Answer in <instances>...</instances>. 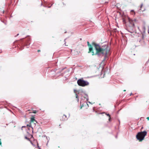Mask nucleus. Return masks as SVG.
<instances>
[{
  "label": "nucleus",
  "mask_w": 149,
  "mask_h": 149,
  "mask_svg": "<svg viewBox=\"0 0 149 149\" xmlns=\"http://www.w3.org/2000/svg\"><path fill=\"white\" fill-rule=\"evenodd\" d=\"M39 149H41L40 148H39Z\"/></svg>",
  "instance_id": "nucleus-24"
},
{
  "label": "nucleus",
  "mask_w": 149,
  "mask_h": 149,
  "mask_svg": "<svg viewBox=\"0 0 149 149\" xmlns=\"http://www.w3.org/2000/svg\"><path fill=\"white\" fill-rule=\"evenodd\" d=\"M130 12H133L134 15L135 14V12H134V10H131Z\"/></svg>",
  "instance_id": "nucleus-11"
},
{
  "label": "nucleus",
  "mask_w": 149,
  "mask_h": 149,
  "mask_svg": "<svg viewBox=\"0 0 149 149\" xmlns=\"http://www.w3.org/2000/svg\"><path fill=\"white\" fill-rule=\"evenodd\" d=\"M141 38H142L141 40H139V41L140 42L141 41H143V35L142 36Z\"/></svg>",
  "instance_id": "nucleus-8"
},
{
  "label": "nucleus",
  "mask_w": 149,
  "mask_h": 149,
  "mask_svg": "<svg viewBox=\"0 0 149 149\" xmlns=\"http://www.w3.org/2000/svg\"><path fill=\"white\" fill-rule=\"evenodd\" d=\"M87 44L88 46L89 45V42H87Z\"/></svg>",
  "instance_id": "nucleus-16"
},
{
  "label": "nucleus",
  "mask_w": 149,
  "mask_h": 149,
  "mask_svg": "<svg viewBox=\"0 0 149 149\" xmlns=\"http://www.w3.org/2000/svg\"><path fill=\"white\" fill-rule=\"evenodd\" d=\"M40 50H38V52H40Z\"/></svg>",
  "instance_id": "nucleus-21"
},
{
  "label": "nucleus",
  "mask_w": 149,
  "mask_h": 149,
  "mask_svg": "<svg viewBox=\"0 0 149 149\" xmlns=\"http://www.w3.org/2000/svg\"><path fill=\"white\" fill-rule=\"evenodd\" d=\"M106 114L107 115V116H109V117H110V115L109 114H107V113H106Z\"/></svg>",
  "instance_id": "nucleus-14"
},
{
  "label": "nucleus",
  "mask_w": 149,
  "mask_h": 149,
  "mask_svg": "<svg viewBox=\"0 0 149 149\" xmlns=\"http://www.w3.org/2000/svg\"><path fill=\"white\" fill-rule=\"evenodd\" d=\"M143 6V4H141V9H140V10H141L142 11H144V10H145L144 9L142 10V7Z\"/></svg>",
  "instance_id": "nucleus-9"
},
{
  "label": "nucleus",
  "mask_w": 149,
  "mask_h": 149,
  "mask_svg": "<svg viewBox=\"0 0 149 149\" xmlns=\"http://www.w3.org/2000/svg\"><path fill=\"white\" fill-rule=\"evenodd\" d=\"M25 138L26 139L30 141L29 139V138H27L26 136L25 137Z\"/></svg>",
  "instance_id": "nucleus-12"
},
{
  "label": "nucleus",
  "mask_w": 149,
  "mask_h": 149,
  "mask_svg": "<svg viewBox=\"0 0 149 149\" xmlns=\"http://www.w3.org/2000/svg\"><path fill=\"white\" fill-rule=\"evenodd\" d=\"M0 140H1V139H0ZM0 145H1V141H0Z\"/></svg>",
  "instance_id": "nucleus-17"
},
{
  "label": "nucleus",
  "mask_w": 149,
  "mask_h": 149,
  "mask_svg": "<svg viewBox=\"0 0 149 149\" xmlns=\"http://www.w3.org/2000/svg\"><path fill=\"white\" fill-rule=\"evenodd\" d=\"M147 119H148V120H149V117H147Z\"/></svg>",
  "instance_id": "nucleus-18"
},
{
  "label": "nucleus",
  "mask_w": 149,
  "mask_h": 149,
  "mask_svg": "<svg viewBox=\"0 0 149 149\" xmlns=\"http://www.w3.org/2000/svg\"><path fill=\"white\" fill-rule=\"evenodd\" d=\"M127 30L130 32L132 33L135 31V28L134 24H132V26H129L127 28Z\"/></svg>",
  "instance_id": "nucleus-5"
},
{
  "label": "nucleus",
  "mask_w": 149,
  "mask_h": 149,
  "mask_svg": "<svg viewBox=\"0 0 149 149\" xmlns=\"http://www.w3.org/2000/svg\"><path fill=\"white\" fill-rule=\"evenodd\" d=\"M94 46L96 50L95 54L94 52H92V55H97L99 57H101L104 55L106 56L107 55H109L110 48L107 45H103L101 47L98 44H95Z\"/></svg>",
  "instance_id": "nucleus-1"
},
{
  "label": "nucleus",
  "mask_w": 149,
  "mask_h": 149,
  "mask_svg": "<svg viewBox=\"0 0 149 149\" xmlns=\"http://www.w3.org/2000/svg\"><path fill=\"white\" fill-rule=\"evenodd\" d=\"M37 112V111L36 110H34L33 111V113H36Z\"/></svg>",
  "instance_id": "nucleus-13"
},
{
  "label": "nucleus",
  "mask_w": 149,
  "mask_h": 149,
  "mask_svg": "<svg viewBox=\"0 0 149 149\" xmlns=\"http://www.w3.org/2000/svg\"><path fill=\"white\" fill-rule=\"evenodd\" d=\"M67 119L66 116L65 115H64L63 116L62 119H61V120H64Z\"/></svg>",
  "instance_id": "nucleus-6"
},
{
  "label": "nucleus",
  "mask_w": 149,
  "mask_h": 149,
  "mask_svg": "<svg viewBox=\"0 0 149 149\" xmlns=\"http://www.w3.org/2000/svg\"><path fill=\"white\" fill-rule=\"evenodd\" d=\"M132 95V93H130V95Z\"/></svg>",
  "instance_id": "nucleus-19"
},
{
  "label": "nucleus",
  "mask_w": 149,
  "mask_h": 149,
  "mask_svg": "<svg viewBox=\"0 0 149 149\" xmlns=\"http://www.w3.org/2000/svg\"><path fill=\"white\" fill-rule=\"evenodd\" d=\"M110 117H109V120H110Z\"/></svg>",
  "instance_id": "nucleus-22"
},
{
  "label": "nucleus",
  "mask_w": 149,
  "mask_h": 149,
  "mask_svg": "<svg viewBox=\"0 0 149 149\" xmlns=\"http://www.w3.org/2000/svg\"><path fill=\"white\" fill-rule=\"evenodd\" d=\"M89 51L88 52V53H89L91 51H92L93 50V48L91 47H90L89 48Z\"/></svg>",
  "instance_id": "nucleus-7"
},
{
  "label": "nucleus",
  "mask_w": 149,
  "mask_h": 149,
  "mask_svg": "<svg viewBox=\"0 0 149 149\" xmlns=\"http://www.w3.org/2000/svg\"><path fill=\"white\" fill-rule=\"evenodd\" d=\"M36 123H37V122L35 119L34 118H31L30 120V125H27V127H30V128H28V130L27 131V133L28 134H30L31 133H33V128L31 127V126L33 125H35L36 124Z\"/></svg>",
  "instance_id": "nucleus-2"
},
{
  "label": "nucleus",
  "mask_w": 149,
  "mask_h": 149,
  "mask_svg": "<svg viewBox=\"0 0 149 149\" xmlns=\"http://www.w3.org/2000/svg\"><path fill=\"white\" fill-rule=\"evenodd\" d=\"M130 13H131V14H132V15H134V13H133V12H130Z\"/></svg>",
  "instance_id": "nucleus-15"
},
{
  "label": "nucleus",
  "mask_w": 149,
  "mask_h": 149,
  "mask_svg": "<svg viewBox=\"0 0 149 149\" xmlns=\"http://www.w3.org/2000/svg\"><path fill=\"white\" fill-rule=\"evenodd\" d=\"M147 134V132L146 131L139 132L136 135V138L139 141H141L143 140Z\"/></svg>",
  "instance_id": "nucleus-3"
},
{
  "label": "nucleus",
  "mask_w": 149,
  "mask_h": 149,
  "mask_svg": "<svg viewBox=\"0 0 149 149\" xmlns=\"http://www.w3.org/2000/svg\"><path fill=\"white\" fill-rule=\"evenodd\" d=\"M76 97L77 98V101H78H78L79 100V98L78 97V95H77V94H76Z\"/></svg>",
  "instance_id": "nucleus-10"
},
{
  "label": "nucleus",
  "mask_w": 149,
  "mask_h": 149,
  "mask_svg": "<svg viewBox=\"0 0 149 149\" xmlns=\"http://www.w3.org/2000/svg\"><path fill=\"white\" fill-rule=\"evenodd\" d=\"M116 138H117V136H116Z\"/></svg>",
  "instance_id": "nucleus-23"
},
{
  "label": "nucleus",
  "mask_w": 149,
  "mask_h": 149,
  "mask_svg": "<svg viewBox=\"0 0 149 149\" xmlns=\"http://www.w3.org/2000/svg\"><path fill=\"white\" fill-rule=\"evenodd\" d=\"M18 35H19V34H17V35L16 36H17Z\"/></svg>",
  "instance_id": "nucleus-20"
},
{
  "label": "nucleus",
  "mask_w": 149,
  "mask_h": 149,
  "mask_svg": "<svg viewBox=\"0 0 149 149\" xmlns=\"http://www.w3.org/2000/svg\"><path fill=\"white\" fill-rule=\"evenodd\" d=\"M78 84L82 87H84L88 86L89 84V83L87 81H86L82 79H79L77 81Z\"/></svg>",
  "instance_id": "nucleus-4"
}]
</instances>
